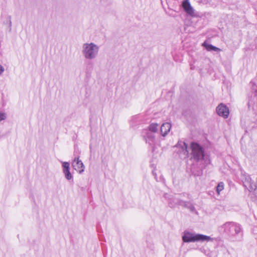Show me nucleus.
Listing matches in <instances>:
<instances>
[{
	"mask_svg": "<svg viewBox=\"0 0 257 257\" xmlns=\"http://www.w3.org/2000/svg\"><path fill=\"white\" fill-rule=\"evenodd\" d=\"M191 159L193 162L199 164L201 168L205 167L210 161L209 157L205 154L203 148L197 143L193 142L191 144Z\"/></svg>",
	"mask_w": 257,
	"mask_h": 257,
	"instance_id": "f257e3e1",
	"label": "nucleus"
},
{
	"mask_svg": "<svg viewBox=\"0 0 257 257\" xmlns=\"http://www.w3.org/2000/svg\"><path fill=\"white\" fill-rule=\"evenodd\" d=\"M182 238L184 242H208L213 240V238L209 236L187 230L184 231Z\"/></svg>",
	"mask_w": 257,
	"mask_h": 257,
	"instance_id": "f03ea898",
	"label": "nucleus"
},
{
	"mask_svg": "<svg viewBox=\"0 0 257 257\" xmlns=\"http://www.w3.org/2000/svg\"><path fill=\"white\" fill-rule=\"evenodd\" d=\"M219 229L220 231H223L230 236H242V227L237 223L233 222H226L220 226Z\"/></svg>",
	"mask_w": 257,
	"mask_h": 257,
	"instance_id": "7ed1b4c3",
	"label": "nucleus"
},
{
	"mask_svg": "<svg viewBox=\"0 0 257 257\" xmlns=\"http://www.w3.org/2000/svg\"><path fill=\"white\" fill-rule=\"evenodd\" d=\"M99 47L95 44L86 43L83 44L82 47V54L87 60H93L95 59L98 54Z\"/></svg>",
	"mask_w": 257,
	"mask_h": 257,
	"instance_id": "20e7f679",
	"label": "nucleus"
},
{
	"mask_svg": "<svg viewBox=\"0 0 257 257\" xmlns=\"http://www.w3.org/2000/svg\"><path fill=\"white\" fill-rule=\"evenodd\" d=\"M72 166L79 174H82L85 169V166L82 162L79 160V156L75 157L72 162Z\"/></svg>",
	"mask_w": 257,
	"mask_h": 257,
	"instance_id": "39448f33",
	"label": "nucleus"
},
{
	"mask_svg": "<svg viewBox=\"0 0 257 257\" xmlns=\"http://www.w3.org/2000/svg\"><path fill=\"white\" fill-rule=\"evenodd\" d=\"M164 197L167 200L169 206L172 208L177 205H180V202L182 201V200L175 198L172 195L168 193H165Z\"/></svg>",
	"mask_w": 257,
	"mask_h": 257,
	"instance_id": "423d86ee",
	"label": "nucleus"
},
{
	"mask_svg": "<svg viewBox=\"0 0 257 257\" xmlns=\"http://www.w3.org/2000/svg\"><path fill=\"white\" fill-rule=\"evenodd\" d=\"M176 147L178 149L177 153L181 157L185 158L188 155L187 144L183 141H179L176 145Z\"/></svg>",
	"mask_w": 257,
	"mask_h": 257,
	"instance_id": "0eeeda50",
	"label": "nucleus"
},
{
	"mask_svg": "<svg viewBox=\"0 0 257 257\" xmlns=\"http://www.w3.org/2000/svg\"><path fill=\"white\" fill-rule=\"evenodd\" d=\"M143 136L146 143L148 144L152 148H154L156 141L154 134L147 131H145L143 132Z\"/></svg>",
	"mask_w": 257,
	"mask_h": 257,
	"instance_id": "6e6552de",
	"label": "nucleus"
},
{
	"mask_svg": "<svg viewBox=\"0 0 257 257\" xmlns=\"http://www.w3.org/2000/svg\"><path fill=\"white\" fill-rule=\"evenodd\" d=\"M62 166V171L65 178L69 181L73 179V175L71 173L70 170V164L67 162H61Z\"/></svg>",
	"mask_w": 257,
	"mask_h": 257,
	"instance_id": "1a4fd4ad",
	"label": "nucleus"
},
{
	"mask_svg": "<svg viewBox=\"0 0 257 257\" xmlns=\"http://www.w3.org/2000/svg\"><path fill=\"white\" fill-rule=\"evenodd\" d=\"M216 110L219 116L224 118L228 117L229 113V109L225 105L220 103L216 107Z\"/></svg>",
	"mask_w": 257,
	"mask_h": 257,
	"instance_id": "9d476101",
	"label": "nucleus"
},
{
	"mask_svg": "<svg viewBox=\"0 0 257 257\" xmlns=\"http://www.w3.org/2000/svg\"><path fill=\"white\" fill-rule=\"evenodd\" d=\"M171 128V124L170 123L166 122L162 124L160 127V131L162 135L165 137L170 132Z\"/></svg>",
	"mask_w": 257,
	"mask_h": 257,
	"instance_id": "9b49d317",
	"label": "nucleus"
},
{
	"mask_svg": "<svg viewBox=\"0 0 257 257\" xmlns=\"http://www.w3.org/2000/svg\"><path fill=\"white\" fill-rule=\"evenodd\" d=\"M182 7L184 11L188 14L192 15L194 13L193 9L188 0L184 1L182 3Z\"/></svg>",
	"mask_w": 257,
	"mask_h": 257,
	"instance_id": "f8f14e48",
	"label": "nucleus"
},
{
	"mask_svg": "<svg viewBox=\"0 0 257 257\" xmlns=\"http://www.w3.org/2000/svg\"><path fill=\"white\" fill-rule=\"evenodd\" d=\"M180 205L189 209L191 212L195 211V207L190 202L182 200L180 202Z\"/></svg>",
	"mask_w": 257,
	"mask_h": 257,
	"instance_id": "ddd939ff",
	"label": "nucleus"
},
{
	"mask_svg": "<svg viewBox=\"0 0 257 257\" xmlns=\"http://www.w3.org/2000/svg\"><path fill=\"white\" fill-rule=\"evenodd\" d=\"M168 5V8L174 10L178 4V0H164Z\"/></svg>",
	"mask_w": 257,
	"mask_h": 257,
	"instance_id": "4468645a",
	"label": "nucleus"
},
{
	"mask_svg": "<svg viewBox=\"0 0 257 257\" xmlns=\"http://www.w3.org/2000/svg\"><path fill=\"white\" fill-rule=\"evenodd\" d=\"M203 46L206 48V49L207 51H214L217 52V51H220L221 50L219 48L216 47L211 44H207L205 42H204L203 44Z\"/></svg>",
	"mask_w": 257,
	"mask_h": 257,
	"instance_id": "2eb2a0df",
	"label": "nucleus"
},
{
	"mask_svg": "<svg viewBox=\"0 0 257 257\" xmlns=\"http://www.w3.org/2000/svg\"><path fill=\"white\" fill-rule=\"evenodd\" d=\"M158 127V124L156 123H152L150 124L149 126V130H147L148 132L154 133L157 132Z\"/></svg>",
	"mask_w": 257,
	"mask_h": 257,
	"instance_id": "dca6fc26",
	"label": "nucleus"
},
{
	"mask_svg": "<svg viewBox=\"0 0 257 257\" xmlns=\"http://www.w3.org/2000/svg\"><path fill=\"white\" fill-rule=\"evenodd\" d=\"M224 189V183L223 182H220L218 184L216 187V192L218 194H219L220 192Z\"/></svg>",
	"mask_w": 257,
	"mask_h": 257,
	"instance_id": "f3484780",
	"label": "nucleus"
},
{
	"mask_svg": "<svg viewBox=\"0 0 257 257\" xmlns=\"http://www.w3.org/2000/svg\"><path fill=\"white\" fill-rule=\"evenodd\" d=\"M6 118V114L5 113L0 111V121L5 120Z\"/></svg>",
	"mask_w": 257,
	"mask_h": 257,
	"instance_id": "a211bd4d",
	"label": "nucleus"
},
{
	"mask_svg": "<svg viewBox=\"0 0 257 257\" xmlns=\"http://www.w3.org/2000/svg\"><path fill=\"white\" fill-rule=\"evenodd\" d=\"M7 21L9 23V27L11 28L12 26V22H11V17L10 16H8L7 17Z\"/></svg>",
	"mask_w": 257,
	"mask_h": 257,
	"instance_id": "6ab92c4d",
	"label": "nucleus"
},
{
	"mask_svg": "<svg viewBox=\"0 0 257 257\" xmlns=\"http://www.w3.org/2000/svg\"><path fill=\"white\" fill-rule=\"evenodd\" d=\"M5 70L3 66L0 65V75L2 74Z\"/></svg>",
	"mask_w": 257,
	"mask_h": 257,
	"instance_id": "aec40b11",
	"label": "nucleus"
},
{
	"mask_svg": "<svg viewBox=\"0 0 257 257\" xmlns=\"http://www.w3.org/2000/svg\"><path fill=\"white\" fill-rule=\"evenodd\" d=\"M248 184H249V188L248 189L249 190H253V187L251 186V184L250 182H248Z\"/></svg>",
	"mask_w": 257,
	"mask_h": 257,
	"instance_id": "412c9836",
	"label": "nucleus"
},
{
	"mask_svg": "<svg viewBox=\"0 0 257 257\" xmlns=\"http://www.w3.org/2000/svg\"><path fill=\"white\" fill-rule=\"evenodd\" d=\"M153 173L154 175L156 177V174L154 173V172H153Z\"/></svg>",
	"mask_w": 257,
	"mask_h": 257,
	"instance_id": "4be33fe9",
	"label": "nucleus"
},
{
	"mask_svg": "<svg viewBox=\"0 0 257 257\" xmlns=\"http://www.w3.org/2000/svg\"><path fill=\"white\" fill-rule=\"evenodd\" d=\"M161 3H163L164 2V0H161Z\"/></svg>",
	"mask_w": 257,
	"mask_h": 257,
	"instance_id": "5701e85b",
	"label": "nucleus"
}]
</instances>
